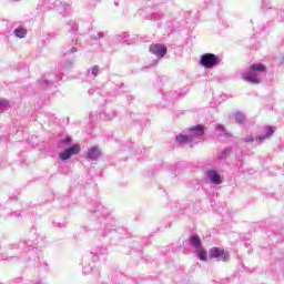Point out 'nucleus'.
I'll return each mask as SVG.
<instances>
[{
    "label": "nucleus",
    "mask_w": 284,
    "mask_h": 284,
    "mask_svg": "<svg viewBox=\"0 0 284 284\" xmlns=\"http://www.w3.org/2000/svg\"><path fill=\"white\" fill-rule=\"evenodd\" d=\"M245 141H246V143H255L253 135L246 136V138H245Z\"/></svg>",
    "instance_id": "obj_21"
},
{
    "label": "nucleus",
    "mask_w": 284,
    "mask_h": 284,
    "mask_svg": "<svg viewBox=\"0 0 284 284\" xmlns=\"http://www.w3.org/2000/svg\"><path fill=\"white\" fill-rule=\"evenodd\" d=\"M101 236L104 239V236H105V233H103V232H102V233H101Z\"/></svg>",
    "instance_id": "obj_26"
},
{
    "label": "nucleus",
    "mask_w": 284,
    "mask_h": 284,
    "mask_svg": "<svg viewBox=\"0 0 284 284\" xmlns=\"http://www.w3.org/2000/svg\"><path fill=\"white\" fill-rule=\"evenodd\" d=\"M200 65L205 70H212V68L221 65V59L214 53H204L200 58Z\"/></svg>",
    "instance_id": "obj_5"
},
{
    "label": "nucleus",
    "mask_w": 284,
    "mask_h": 284,
    "mask_svg": "<svg viewBox=\"0 0 284 284\" xmlns=\"http://www.w3.org/2000/svg\"><path fill=\"white\" fill-rule=\"evenodd\" d=\"M195 253L197 254L200 261H207V252H205L203 247L195 250Z\"/></svg>",
    "instance_id": "obj_15"
},
{
    "label": "nucleus",
    "mask_w": 284,
    "mask_h": 284,
    "mask_svg": "<svg viewBox=\"0 0 284 284\" xmlns=\"http://www.w3.org/2000/svg\"><path fill=\"white\" fill-rule=\"evenodd\" d=\"M70 145H72V138H70V136H65L64 139H61L58 142V148L60 150H68V148H70Z\"/></svg>",
    "instance_id": "obj_11"
},
{
    "label": "nucleus",
    "mask_w": 284,
    "mask_h": 284,
    "mask_svg": "<svg viewBox=\"0 0 284 284\" xmlns=\"http://www.w3.org/2000/svg\"><path fill=\"white\" fill-rule=\"evenodd\" d=\"M205 133V128L203 125L197 124L187 131H183L180 133L175 141L180 145H190V148H194L197 143H201L203 141V134Z\"/></svg>",
    "instance_id": "obj_1"
},
{
    "label": "nucleus",
    "mask_w": 284,
    "mask_h": 284,
    "mask_svg": "<svg viewBox=\"0 0 284 284\" xmlns=\"http://www.w3.org/2000/svg\"><path fill=\"white\" fill-rule=\"evenodd\" d=\"M73 63H74L73 61H70V62H69V65H72Z\"/></svg>",
    "instance_id": "obj_27"
},
{
    "label": "nucleus",
    "mask_w": 284,
    "mask_h": 284,
    "mask_svg": "<svg viewBox=\"0 0 284 284\" xmlns=\"http://www.w3.org/2000/svg\"><path fill=\"white\" fill-rule=\"evenodd\" d=\"M128 37V33H119L114 37V41L115 43H119V41H126Z\"/></svg>",
    "instance_id": "obj_17"
},
{
    "label": "nucleus",
    "mask_w": 284,
    "mask_h": 284,
    "mask_svg": "<svg viewBox=\"0 0 284 284\" xmlns=\"http://www.w3.org/2000/svg\"><path fill=\"white\" fill-rule=\"evenodd\" d=\"M87 159H91L92 161H97L101 156V149L99 146H91L85 152Z\"/></svg>",
    "instance_id": "obj_10"
},
{
    "label": "nucleus",
    "mask_w": 284,
    "mask_h": 284,
    "mask_svg": "<svg viewBox=\"0 0 284 284\" xmlns=\"http://www.w3.org/2000/svg\"><path fill=\"white\" fill-rule=\"evenodd\" d=\"M265 140H267V136L265 135H260L255 138V145H261V143H263Z\"/></svg>",
    "instance_id": "obj_19"
},
{
    "label": "nucleus",
    "mask_w": 284,
    "mask_h": 284,
    "mask_svg": "<svg viewBox=\"0 0 284 284\" xmlns=\"http://www.w3.org/2000/svg\"><path fill=\"white\" fill-rule=\"evenodd\" d=\"M14 36L18 37V39H26V37H28V29L18 27L14 29Z\"/></svg>",
    "instance_id": "obj_14"
},
{
    "label": "nucleus",
    "mask_w": 284,
    "mask_h": 284,
    "mask_svg": "<svg viewBox=\"0 0 284 284\" xmlns=\"http://www.w3.org/2000/svg\"><path fill=\"white\" fill-rule=\"evenodd\" d=\"M205 176L209 179L210 183L212 185H221L223 183V178L221 176V173L214 169H210L205 172Z\"/></svg>",
    "instance_id": "obj_7"
},
{
    "label": "nucleus",
    "mask_w": 284,
    "mask_h": 284,
    "mask_svg": "<svg viewBox=\"0 0 284 284\" xmlns=\"http://www.w3.org/2000/svg\"><path fill=\"white\" fill-rule=\"evenodd\" d=\"M215 131L217 132L219 136H224V139H230V133L227 132V130H225V126H223L222 124H215Z\"/></svg>",
    "instance_id": "obj_13"
},
{
    "label": "nucleus",
    "mask_w": 284,
    "mask_h": 284,
    "mask_svg": "<svg viewBox=\"0 0 284 284\" xmlns=\"http://www.w3.org/2000/svg\"><path fill=\"white\" fill-rule=\"evenodd\" d=\"M91 74L93 77H99V65H94L91 68Z\"/></svg>",
    "instance_id": "obj_20"
},
{
    "label": "nucleus",
    "mask_w": 284,
    "mask_h": 284,
    "mask_svg": "<svg viewBox=\"0 0 284 284\" xmlns=\"http://www.w3.org/2000/svg\"><path fill=\"white\" fill-rule=\"evenodd\" d=\"M210 258H217V261H227L230 258V253L221 250L219 247H213L209 251Z\"/></svg>",
    "instance_id": "obj_8"
},
{
    "label": "nucleus",
    "mask_w": 284,
    "mask_h": 284,
    "mask_svg": "<svg viewBox=\"0 0 284 284\" xmlns=\"http://www.w3.org/2000/svg\"><path fill=\"white\" fill-rule=\"evenodd\" d=\"M3 108V101L0 100V110Z\"/></svg>",
    "instance_id": "obj_25"
},
{
    "label": "nucleus",
    "mask_w": 284,
    "mask_h": 284,
    "mask_svg": "<svg viewBox=\"0 0 284 284\" xmlns=\"http://www.w3.org/2000/svg\"><path fill=\"white\" fill-rule=\"evenodd\" d=\"M190 245L194 247V250H201L203 246L201 244V237L199 235H192L190 237Z\"/></svg>",
    "instance_id": "obj_12"
},
{
    "label": "nucleus",
    "mask_w": 284,
    "mask_h": 284,
    "mask_svg": "<svg viewBox=\"0 0 284 284\" xmlns=\"http://www.w3.org/2000/svg\"><path fill=\"white\" fill-rule=\"evenodd\" d=\"M13 1H19V0H13Z\"/></svg>",
    "instance_id": "obj_28"
},
{
    "label": "nucleus",
    "mask_w": 284,
    "mask_h": 284,
    "mask_svg": "<svg viewBox=\"0 0 284 284\" xmlns=\"http://www.w3.org/2000/svg\"><path fill=\"white\" fill-rule=\"evenodd\" d=\"M40 83H43L44 85H50V83H52V81H50L48 79H42V80H40Z\"/></svg>",
    "instance_id": "obj_23"
},
{
    "label": "nucleus",
    "mask_w": 284,
    "mask_h": 284,
    "mask_svg": "<svg viewBox=\"0 0 284 284\" xmlns=\"http://www.w3.org/2000/svg\"><path fill=\"white\" fill-rule=\"evenodd\" d=\"M93 39H103V33L99 32L92 36Z\"/></svg>",
    "instance_id": "obj_24"
},
{
    "label": "nucleus",
    "mask_w": 284,
    "mask_h": 284,
    "mask_svg": "<svg viewBox=\"0 0 284 284\" xmlns=\"http://www.w3.org/2000/svg\"><path fill=\"white\" fill-rule=\"evenodd\" d=\"M149 50L151 54H154V57H156V59H163V57L168 54V48L164 47V44H151Z\"/></svg>",
    "instance_id": "obj_9"
},
{
    "label": "nucleus",
    "mask_w": 284,
    "mask_h": 284,
    "mask_svg": "<svg viewBox=\"0 0 284 284\" xmlns=\"http://www.w3.org/2000/svg\"><path fill=\"white\" fill-rule=\"evenodd\" d=\"M97 261V258H99L98 255H94V253H89L87 255L83 256L82 260V273L83 274H93L94 276H99L100 274V270L99 267H97V264H94V262H90V261Z\"/></svg>",
    "instance_id": "obj_3"
},
{
    "label": "nucleus",
    "mask_w": 284,
    "mask_h": 284,
    "mask_svg": "<svg viewBox=\"0 0 284 284\" xmlns=\"http://www.w3.org/2000/svg\"><path fill=\"white\" fill-rule=\"evenodd\" d=\"M93 216L100 220L101 227H105L110 223V210L105 206L98 204L91 210Z\"/></svg>",
    "instance_id": "obj_4"
},
{
    "label": "nucleus",
    "mask_w": 284,
    "mask_h": 284,
    "mask_svg": "<svg viewBox=\"0 0 284 284\" xmlns=\"http://www.w3.org/2000/svg\"><path fill=\"white\" fill-rule=\"evenodd\" d=\"M80 152H81V145L73 144L68 149H65L63 152H60L58 154V159H60V161H70L72 156H77V154H79Z\"/></svg>",
    "instance_id": "obj_6"
},
{
    "label": "nucleus",
    "mask_w": 284,
    "mask_h": 284,
    "mask_svg": "<svg viewBox=\"0 0 284 284\" xmlns=\"http://www.w3.org/2000/svg\"><path fill=\"white\" fill-rule=\"evenodd\" d=\"M79 50V45H74V47H72L70 50H69V52H70V54H74V52H77Z\"/></svg>",
    "instance_id": "obj_22"
},
{
    "label": "nucleus",
    "mask_w": 284,
    "mask_h": 284,
    "mask_svg": "<svg viewBox=\"0 0 284 284\" xmlns=\"http://www.w3.org/2000/svg\"><path fill=\"white\" fill-rule=\"evenodd\" d=\"M273 134H274V129H272V126L264 128V136H266V139H270V136H272Z\"/></svg>",
    "instance_id": "obj_18"
},
{
    "label": "nucleus",
    "mask_w": 284,
    "mask_h": 284,
    "mask_svg": "<svg viewBox=\"0 0 284 284\" xmlns=\"http://www.w3.org/2000/svg\"><path fill=\"white\" fill-rule=\"evenodd\" d=\"M234 120H235V123H243V121H245V114L241 112H236L234 114Z\"/></svg>",
    "instance_id": "obj_16"
},
{
    "label": "nucleus",
    "mask_w": 284,
    "mask_h": 284,
    "mask_svg": "<svg viewBox=\"0 0 284 284\" xmlns=\"http://www.w3.org/2000/svg\"><path fill=\"white\" fill-rule=\"evenodd\" d=\"M265 67L261 63H254L248 69L241 71L240 77L243 81L247 83H253L254 85L261 83L263 77H265Z\"/></svg>",
    "instance_id": "obj_2"
}]
</instances>
